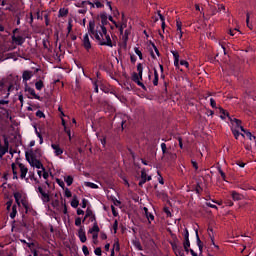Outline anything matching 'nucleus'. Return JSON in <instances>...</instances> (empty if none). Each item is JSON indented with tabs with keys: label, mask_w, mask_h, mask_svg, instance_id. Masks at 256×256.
Masks as SVG:
<instances>
[{
	"label": "nucleus",
	"mask_w": 256,
	"mask_h": 256,
	"mask_svg": "<svg viewBox=\"0 0 256 256\" xmlns=\"http://www.w3.org/2000/svg\"><path fill=\"white\" fill-rule=\"evenodd\" d=\"M88 33L95 37L96 41H98V45H101L104 47H114L115 46V44L111 40V36L109 34H106L104 37L101 38V36L99 35V31L95 30V20L89 21Z\"/></svg>",
	"instance_id": "obj_1"
},
{
	"label": "nucleus",
	"mask_w": 256,
	"mask_h": 256,
	"mask_svg": "<svg viewBox=\"0 0 256 256\" xmlns=\"http://www.w3.org/2000/svg\"><path fill=\"white\" fill-rule=\"evenodd\" d=\"M25 157L31 167H36V169H42V171H45V166H43V163H41L40 160H37V155L33 150L25 152Z\"/></svg>",
	"instance_id": "obj_2"
},
{
	"label": "nucleus",
	"mask_w": 256,
	"mask_h": 256,
	"mask_svg": "<svg viewBox=\"0 0 256 256\" xmlns=\"http://www.w3.org/2000/svg\"><path fill=\"white\" fill-rule=\"evenodd\" d=\"M162 155L165 159H175V154L167 149V144L161 143Z\"/></svg>",
	"instance_id": "obj_3"
},
{
	"label": "nucleus",
	"mask_w": 256,
	"mask_h": 256,
	"mask_svg": "<svg viewBox=\"0 0 256 256\" xmlns=\"http://www.w3.org/2000/svg\"><path fill=\"white\" fill-rule=\"evenodd\" d=\"M37 193H40V195H41L40 197H41L43 203H49V201H51L49 194L47 192H45V190H43V187L38 186Z\"/></svg>",
	"instance_id": "obj_4"
},
{
	"label": "nucleus",
	"mask_w": 256,
	"mask_h": 256,
	"mask_svg": "<svg viewBox=\"0 0 256 256\" xmlns=\"http://www.w3.org/2000/svg\"><path fill=\"white\" fill-rule=\"evenodd\" d=\"M171 247L176 256H185V252L183 251V246H181V244H172Z\"/></svg>",
	"instance_id": "obj_5"
},
{
	"label": "nucleus",
	"mask_w": 256,
	"mask_h": 256,
	"mask_svg": "<svg viewBox=\"0 0 256 256\" xmlns=\"http://www.w3.org/2000/svg\"><path fill=\"white\" fill-rule=\"evenodd\" d=\"M151 179V176H147V172L141 171V178L138 183L139 187H143L147 183V181H151Z\"/></svg>",
	"instance_id": "obj_6"
},
{
	"label": "nucleus",
	"mask_w": 256,
	"mask_h": 256,
	"mask_svg": "<svg viewBox=\"0 0 256 256\" xmlns=\"http://www.w3.org/2000/svg\"><path fill=\"white\" fill-rule=\"evenodd\" d=\"M77 236L79 237L81 243L87 242V235L85 234V226H81L79 228Z\"/></svg>",
	"instance_id": "obj_7"
},
{
	"label": "nucleus",
	"mask_w": 256,
	"mask_h": 256,
	"mask_svg": "<svg viewBox=\"0 0 256 256\" xmlns=\"http://www.w3.org/2000/svg\"><path fill=\"white\" fill-rule=\"evenodd\" d=\"M18 167L20 169V178L25 179V177H27V173H29V169L25 167L23 163H19Z\"/></svg>",
	"instance_id": "obj_8"
},
{
	"label": "nucleus",
	"mask_w": 256,
	"mask_h": 256,
	"mask_svg": "<svg viewBox=\"0 0 256 256\" xmlns=\"http://www.w3.org/2000/svg\"><path fill=\"white\" fill-rule=\"evenodd\" d=\"M83 47L86 49V51H89L91 49V41L89 40V34H85L83 38Z\"/></svg>",
	"instance_id": "obj_9"
},
{
	"label": "nucleus",
	"mask_w": 256,
	"mask_h": 256,
	"mask_svg": "<svg viewBox=\"0 0 256 256\" xmlns=\"http://www.w3.org/2000/svg\"><path fill=\"white\" fill-rule=\"evenodd\" d=\"M101 24L100 27H105V25H109V21L107 20V12H102L100 14Z\"/></svg>",
	"instance_id": "obj_10"
},
{
	"label": "nucleus",
	"mask_w": 256,
	"mask_h": 256,
	"mask_svg": "<svg viewBox=\"0 0 256 256\" xmlns=\"http://www.w3.org/2000/svg\"><path fill=\"white\" fill-rule=\"evenodd\" d=\"M52 149L54 150L55 156L59 157L63 153V149L59 144H51Z\"/></svg>",
	"instance_id": "obj_11"
},
{
	"label": "nucleus",
	"mask_w": 256,
	"mask_h": 256,
	"mask_svg": "<svg viewBox=\"0 0 256 256\" xmlns=\"http://www.w3.org/2000/svg\"><path fill=\"white\" fill-rule=\"evenodd\" d=\"M195 234H196V243L201 254L203 253V242L201 241V238H199V230H195Z\"/></svg>",
	"instance_id": "obj_12"
},
{
	"label": "nucleus",
	"mask_w": 256,
	"mask_h": 256,
	"mask_svg": "<svg viewBox=\"0 0 256 256\" xmlns=\"http://www.w3.org/2000/svg\"><path fill=\"white\" fill-rule=\"evenodd\" d=\"M240 128L242 133H244L250 141H256V137L251 132H249V130L245 129L244 127H240Z\"/></svg>",
	"instance_id": "obj_13"
},
{
	"label": "nucleus",
	"mask_w": 256,
	"mask_h": 256,
	"mask_svg": "<svg viewBox=\"0 0 256 256\" xmlns=\"http://www.w3.org/2000/svg\"><path fill=\"white\" fill-rule=\"evenodd\" d=\"M12 41L16 43V45H23L25 43V38L22 36H12Z\"/></svg>",
	"instance_id": "obj_14"
},
{
	"label": "nucleus",
	"mask_w": 256,
	"mask_h": 256,
	"mask_svg": "<svg viewBox=\"0 0 256 256\" xmlns=\"http://www.w3.org/2000/svg\"><path fill=\"white\" fill-rule=\"evenodd\" d=\"M31 77H33V72L29 70H25L22 74L23 81H30Z\"/></svg>",
	"instance_id": "obj_15"
},
{
	"label": "nucleus",
	"mask_w": 256,
	"mask_h": 256,
	"mask_svg": "<svg viewBox=\"0 0 256 256\" xmlns=\"http://www.w3.org/2000/svg\"><path fill=\"white\" fill-rule=\"evenodd\" d=\"M173 57H174V66L176 69H179V52L177 51H171Z\"/></svg>",
	"instance_id": "obj_16"
},
{
	"label": "nucleus",
	"mask_w": 256,
	"mask_h": 256,
	"mask_svg": "<svg viewBox=\"0 0 256 256\" xmlns=\"http://www.w3.org/2000/svg\"><path fill=\"white\" fill-rule=\"evenodd\" d=\"M21 205L24 207L26 213H29L31 211V206L29 205V201H27L25 198L21 199Z\"/></svg>",
	"instance_id": "obj_17"
},
{
	"label": "nucleus",
	"mask_w": 256,
	"mask_h": 256,
	"mask_svg": "<svg viewBox=\"0 0 256 256\" xmlns=\"http://www.w3.org/2000/svg\"><path fill=\"white\" fill-rule=\"evenodd\" d=\"M231 197H232L233 201H241L243 199V195L239 194L237 191H232Z\"/></svg>",
	"instance_id": "obj_18"
},
{
	"label": "nucleus",
	"mask_w": 256,
	"mask_h": 256,
	"mask_svg": "<svg viewBox=\"0 0 256 256\" xmlns=\"http://www.w3.org/2000/svg\"><path fill=\"white\" fill-rule=\"evenodd\" d=\"M25 91H26L27 93H29L30 95H32V97H34V99H38V100L41 99V96L37 95V94L35 93V89H33V88L27 87V88L25 89Z\"/></svg>",
	"instance_id": "obj_19"
},
{
	"label": "nucleus",
	"mask_w": 256,
	"mask_h": 256,
	"mask_svg": "<svg viewBox=\"0 0 256 256\" xmlns=\"http://www.w3.org/2000/svg\"><path fill=\"white\" fill-rule=\"evenodd\" d=\"M229 121H231L232 123H235L236 128L240 129V131H241V127H243L242 126L243 122L240 119L229 117Z\"/></svg>",
	"instance_id": "obj_20"
},
{
	"label": "nucleus",
	"mask_w": 256,
	"mask_h": 256,
	"mask_svg": "<svg viewBox=\"0 0 256 256\" xmlns=\"http://www.w3.org/2000/svg\"><path fill=\"white\" fill-rule=\"evenodd\" d=\"M171 237H172V241H170V245H181V241H179V238H177V235L176 234H171Z\"/></svg>",
	"instance_id": "obj_21"
},
{
	"label": "nucleus",
	"mask_w": 256,
	"mask_h": 256,
	"mask_svg": "<svg viewBox=\"0 0 256 256\" xmlns=\"http://www.w3.org/2000/svg\"><path fill=\"white\" fill-rule=\"evenodd\" d=\"M157 85H159V72H157V69L154 68L153 86L157 87Z\"/></svg>",
	"instance_id": "obj_22"
},
{
	"label": "nucleus",
	"mask_w": 256,
	"mask_h": 256,
	"mask_svg": "<svg viewBox=\"0 0 256 256\" xmlns=\"http://www.w3.org/2000/svg\"><path fill=\"white\" fill-rule=\"evenodd\" d=\"M232 134L234 135L235 139H239V137H243L245 139V134L239 132V130L232 128Z\"/></svg>",
	"instance_id": "obj_23"
},
{
	"label": "nucleus",
	"mask_w": 256,
	"mask_h": 256,
	"mask_svg": "<svg viewBox=\"0 0 256 256\" xmlns=\"http://www.w3.org/2000/svg\"><path fill=\"white\" fill-rule=\"evenodd\" d=\"M129 35H131V30L126 29L124 31V35L122 36V40L124 41L125 45H127V42L129 41Z\"/></svg>",
	"instance_id": "obj_24"
},
{
	"label": "nucleus",
	"mask_w": 256,
	"mask_h": 256,
	"mask_svg": "<svg viewBox=\"0 0 256 256\" xmlns=\"http://www.w3.org/2000/svg\"><path fill=\"white\" fill-rule=\"evenodd\" d=\"M10 89L11 87H9L7 90L4 88L0 90V95H4L3 99H9V95H11V93H9Z\"/></svg>",
	"instance_id": "obj_25"
},
{
	"label": "nucleus",
	"mask_w": 256,
	"mask_h": 256,
	"mask_svg": "<svg viewBox=\"0 0 256 256\" xmlns=\"http://www.w3.org/2000/svg\"><path fill=\"white\" fill-rule=\"evenodd\" d=\"M100 29L101 30H96L98 31V35L102 38L104 37L105 35H109V33H107V27L105 26H100Z\"/></svg>",
	"instance_id": "obj_26"
},
{
	"label": "nucleus",
	"mask_w": 256,
	"mask_h": 256,
	"mask_svg": "<svg viewBox=\"0 0 256 256\" xmlns=\"http://www.w3.org/2000/svg\"><path fill=\"white\" fill-rule=\"evenodd\" d=\"M67 15H69V9L60 8L58 17H67Z\"/></svg>",
	"instance_id": "obj_27"
},
{
	"label": "nucleus",
	"mask_w": 256,
	"mask_h": 256,
	"mask_svg": "<svg viewBox=\"0 0 256 256\" xmlns=\"http://www.w3.org/2000/svg\"><path fill=\"white\" fill-rule=\"evenodd\" d=\"M90 81H92V85L94 87V93H99V80H94L93 78H90Z\"/></svg>",
	"instance_id": "obj_28"
},
{
	"label": "nucleus",
	"mask_w": 256,
	"mask_h": 256,
	"mask_svg": "<svg viewBox=\"0 0 256 256\" xmlns=\"http://www.w3.org/2000/svg\"><path fill=\"white\" fill-rule=\"evenodd\" d=\"M157 13H158V17H159L160 21L162 22L161 27H162L163 31H165V16L161 14L160 10H158Z\"/></svg>",
	"instance_id": "obj_29"
},
{
	"label": "nucleus",
	"mask_w": 256,
	"mask_h": 256,
	"mask_svg": "<svg viewBox=\"0 0 256 256\" xmlns=\"http://www.w3.org/2000/svg\"><path fill=\"white\" fill-rule=\"evenodd\" d=\"M99 231V225L97 224V222H95L93 224V227L89 229L88 233H99Z\"/></svg>",
	"instance_id": "obj_30"
},
{
	"label": "nucleus",
	"mask_w": 256,
	"mask_h": 256,
	"mask_svg": "<svg viewBox=\"0 0 256 256\" xmlns=\"http://www.w3.org/2000/svg\"><path fill=\"white\" fill-rule=\"evenodd\" d=\"M70 205L73 207V209H77V207H79V200L77 199V196L73 197Z\"/></svg>",
	"instance_id": "obj_31"
},
{
	"label": "nucleus",
	"mask_w": 256,
	"mask_h": 256,
	"mask_svg": "<svg viewBox=\"0 0 256 256\" xmlns=\"http://www.w3.org/2000/svg\"><path fill=\"white\" fill-rule=\"evenodd\" d=\"M144 211H145V214H146V217L148 220H150V221L155 220V216L153 214L149 213V209H147V207H144Z\"/></svg>",
	"instance_id": "obj_32"
},
{
	"label": "nucleus",
	"mask_w": 256,
	"mask_h": 256,
	"mask_svg": "<svg viewBox=\"0 0 256 256\" xmlns=\"http://www.w3.org/2000/svg\"><path fill=\"white\" fill-rule=\"evenodd\" d=\"M64 181L68 187H71V185H73V176H66Z\"/></svg>",
	"instance_id": "obj_33"
},
{
	"label": "nucleus",
	"mask_w": 256,
	"mask_h": 256,
	"mask_svg": "<svg viewBox=\"0 0 256 256\" xmlns=\"http://www.w3.org/2000/svg\"><path fill=\"white\" fill-rule=\"evenodd\" d=\"M249 19H251V14L249 12H247V14H246V25L251 31H253V24L249 23Z\"/></svg>",
	"instance_id": "obj_34"
},
{
	"label": "nucleus",
	"mask_w": 256,
	"mask_h": 256,
	"mask_svg": "<svg viewBox=\"0 0 256 256\" xmlns=\"http://www.w3.org/2000/svg\"><path fill=\"white\" fill-rule=\"evenodd\" d=\"M137 71L140 79H143V64L141 63L137 64Z\"/></svg>",
	"instance_id": "obj_35"
},
{
	"label": "nucleus",
	"mask_w": 256,
	"mask_h": 256,
	"mask_svg": "<svg viewBox=\"0 0 256 256\" xmlns=\"http://www.w3.org/2000/svg\"><path fill=\"white\" fill-rule=\"evenodd\" d=\"M15 217H17V206H16V204H14L12 206V211L10 213V218L14 219Z\"/></svg>",
	"instance_id": "obj_36"
},
{
	"label": "nucleus",
	"mask_w": 256,
	"mask_h": 256,
	"mask_svg": "<svg viewBox=\"0 0 256 256\" xmlns=\"http://www.w3.org/2000/svg\"><path fill=\"white\" fill-rule=\"evenodd\" d=\"M8 152H9V150L0 144V159H3V156Z\"/></svg>",
	"instance_id": "obj_37"
},
{
	"label": "nucleus",
	"mask_w": 256,
	"mask_h": 256,
	"mask_svg": "<svg viewBox=\"0 0 256 256\" xmlns=\"http://www.w3.org/2000/svg\"><path fill=\"white\" fill-rule=\"evenodd\" d=\"M220 113H221V116H220V118L221 119H225V117H228V119H229V117H231L230 115H229V112H227L225 109H223V108H220Z\"/></svg>",
	"instance_id": "obj_38"
},
{
	"label": "nucleus",
	"mask_w": 256,
	"mask_h": 256,
	"mask_svg": "<svg viewBox=\"0 0 256 256\" xmlns=\"http://www.w3.org/2000/svg\"><path fill=\"white\" fill-rule=\"evenodd\" d=\"M85 187H90V189H99V186L93 182H85Z\"/></svg>",
	"instance_id": "obj_39"
},
{
	"label": "nucleus",
	"mask_w": 256,
	"mask_h": 256,
	"mask_svg": "<svg viewBox=\"0 0 256 256\" xmlns=\"http://www.w3.org/2000/svg\"><path fill=\"white\" fill-rule=\"evenodd\" d=\"M141 80V76H139V74H137V72H134L132 74V81H134V83H138Z\"/></svg>",
	"instance_id": "obj_40"
},
{
	"label": "nucleus",
	"mask_w": 256,
	"mask_h": 256,
	"mask_svg": "<svg viewBox=\"0 0 256 256\" xmlns=\"http://www.w3.org/2000/svg\"><path fill=\"white\" fill-rule=\"evenodd\" d=\"M195 192L197 193V195H201V193H203V187H201V184L199 183L196 184Z\"/></svg>",
	"instance_id": "obj_41"
},
{
	"label": "nucleus",
	"mask_w": 256,
	"mask_h": 256,
	"mask_svg": "<svg viewBox=\"0 0 256 256\" xmlns=\"http://www.w3.org/2000/svg\"><path fill=\"white\" fill-rule=\"evenodd\" d=\"M35 88L37 89V91H41V89H43V82L41 80L37 81L35 83Z\"/></svg>",
	"instance_id": "obj_42"
},
{
	"label": "nucleus",
	"mask_w": 256,
	"mask_h": 256,
	"mask_svg": "<svg viewBox=\"0 0 256 256\" xmlns=\"http://www.w3.org/2000/svg\"><path fill=\"white\" fill-rule=\"evenodd\" d=\"M134 52L136 53V55H138L140 60H143V53L141 52V50H139L138 47L134 48Z\"/></svg>",
	"instance_id": "obj_43"
},
{
	"label": "nucleus",
	"mask_w": 256,
	"mask_h": 256,
	"mask_svg": "<svg viewBox=\"0 0 256 256\" xmlns=\"http://www.w3.org/2000/svg\"><path fill=\"white\" fill-rule=\"evenodd\" d=\"M182 235L184 237V241H189V230L187 228L184 229Z\"/></svg>",
	"instance_id": "obj_44"
},
{
	"label": "nucleus",
	"mask_w": 256,
	"mask_h": 256,
	"mask_svg": "<svg viewBox=\"0 0 256 256\" xmlns=\"http://www.w3.org/2000/svg\"><path fill=\"white\" fill-rule=\"evenodd\" d=\"M13 196H14L15 201L23 199V195L21 194V192H15L13 194Z\"/></svg>",
	"instance_id": "obj_45"
},
{
	"label": "nucleus",
	"mask_w": 256,
	"mask_h": 256,
	"mask_svg": "<svg viewBox=\"0 0 256 256\" xmlns=\"http://www.w3.org/2000/svg\"><path fill=\"white\" fill-rule=\"evenodd\" d=\"M133 244H134V247L138 249V251H143V246H141V242L135 241Z\"/></svg>",
	"instance_id": "obj_46"
},
{
	"label": "nucleus",
	"mask_w": 256,
	"mask_h": 256,
	"mask_svg": "<svg viewBox=\"0 0 256 256\" xmlns=\"http://www.w3.org/2000/svg\"><path fill=\"white\" fill-rule=\"evenodd\" d=\"M218 173H220L221 178L223 181H227V175H225V172L221 168H218Z\"/></svg>",
	"instance_id": "obj_47"
},
{
	"label": "nucleus",
	"mask_w": 256,
	"mask_h": 256,
	"mask_svg": "<svg viewBox=\"0 0 256 256\" xmlns=\"http://www.w3.org/2000/svg\"><path fill=\"white\" fill-rule=\"evenodd\" d=\"M93 214V210H91L90 208H87L86 210V214H85V219H87L88 217H92Z\"/></svg>",
	"instance_id": "obj_48"
},
{
	"label": "nucleus",
	"mask_w": 256,
	"mask_h": 256,
	"mask_svg": "<svg viewBox=\"0 0 256 256\" xmlns=\"http://www.w3.org/2000/svg\"><path fill=\"white\" fill-rule=\"evenodd\" d=\"M36 117H39V119H45V113H43L41 110H38L36 112Z\"/></svg>",
	"instance_id": "obj_49"
},
{
	"label": "nucleus",
	"mask_w": 256,
	"mask_h": 256,
	"mask_svg": "<svg viewBox=\"0 0 256 256\" xmlns=\"http://www.w3.org/2000/svg\"><path fill=\"white\" fill-rule=\"evenodd\" d=\"M210 106L212 109H217V102L215 101V99L210 98Z\"/></svg>",
	"instance_id": "obj_50"
},
{
	"label": "nucleus",
	"mask_w": 256,
	"mask_h": 256,
	"mask_svg": "<svg viewBox=\"0 0 256 256\" xmlns=\"http://www.w3.org/2000/svg\"><path fill=\"white\" fill-rule=\"evenodd\" d=\"M209 238L211 240L212 245H214L216 249H219V246L215 244V237L211 235V233H209Z\"/></svg>",
	"instance_id": "obj_51"
},
{
	"label": "nucleus",
	"mask_w": 256,
	"mask_h": 256,
	"mask_svg": "<svg viewBox=\"0 0 256 256\" xmlns=\"http://www.w3.org/2000/svg\"><path fill=\"white\" fill-rule=\"evenodd\" d=\"M65 189V197H67L68 199L71 198L73 196V194L71 193V190H69V188H64Z\"/></svg>",
	"instance_id": "obj_52"
},
{
	"label": "nucleus",
	"mask_w": 256,
	"mask_h": 256,
	"mask_svg": "<svg viewBox=\"0 0 256 256\" xmlns=\"http://www.w3.org/2000/svg\"><path fill=\"white\" fill-rule=\"evenodd\" d=\"M111 211L114 217H119V212H117V208H115V206H111Z\"/></svg>",
	"instance_id": "obj_53"
},
{
	"label": "nucleus",
	"mask_w": 256,
	"mask_h": 256,
	"mask_svg": "<svg viewBox=\"0 0 256 256\" xmlns=\"http://www.w3.org/2000/svg\"><path fill=\"white\" fill-rule=\"evenodd\" d=\"M56 182L58 183L59 187L62 189H65V182L61 179H56Z\"/></svg>",
	"instance_id": "obj_54"
},
{
	"label": "nucleus",
	"mask_w": 256,
	"mask_h": 256,
	"mask_svg": "<svg viewBox=\"0 0 256 256\" xmlns=\"http://www.w3.org/2000/svg\"><path fill=\"white\" fill-rule=\"evenodd\" d=\"M125 27H127L126 23H123L119 27H116L117 29H119L120 35H123V29H125Z\"/></svg>",
	"instance_id": "obj_55"
},
{
	"label": "nucleus",
	"mask_w": 256,
	"mask_h": 256,
	"mask_svg": "<svg viewBox=\"0 0 256 256\" xmlns=\"http://www.w3.org/2000/svg\"><path fill=\"white\" fill-rule=\"evenodd\" d=\"M125 123H127L126 120H123V118H120V127H121V131L125 130Z\"/></svg>",
	"instance_id": "obj_56"
},
{
	"label": "nucleus",
	"mask_w": 256,
	"mask_h": 256,
	"mask_svg": "<svg viewBox=\"0 0 256 256\" xmlns=\"http://www.w3.org/2000/svg\"><path fill=\"white\" fill-rule=\"evenodd\" d=\"M136 84L138 85V87H141L143 91H147V87L145 86V84H143V82H141V80L139 82H136Z\"/></svg>",
	"instance_id": "obj_57"
},
{
	"label": "nucleus",
	"mask_w": 256,
	"mask_h": 256,
	"mask_svg": "<svg viewBox=\"0 0 256 256\" xmlns=\"http://www.w3.org/2000/svg\"><path fill=\"white\" fill-rule=\"evenodd\" d=\"M180 65L186 67V69H189V62H187V60H181Z\"/></svg>",
	"instance_id": "obj_58"
},
{
	"label": "nucleus",
	"mask_w": 256,
	"mask_h": 256,
	"mask_svg": "<svg viewBox=\"0 0 256 256\" xmlns=\"http://www.w3.org/2000/svg\"><path fill=\"white\" fill-rule=\"evenodd\" d=\"M117 229H119V222L115 220L113 223V230L115 231V233H117Z\"/></svg>",
	"instance_id": "obj_59"
},
{
	"label": "nucleus",
	"mask_w": 256,
	"mask_h": 256,
	"mask_svg": "<svg viewBox=\"0 0 256 256\" xmlns=\"http://www.w3.org/2000/svg\"><path fill=\"white\" fill-rule=\"evenodd\" d=\"M82 251L85 256L89 255V248L86 245L82 246Z\"/></svg>",
	"instance_id": "obj_60"
},
{
	"label": "nucleus",
	"mask_w": 256,
	"mask_h": 256,
	"mask_svg": "<svg viewBox=\"0 0 256 256\" xmlns=\"http://www.w3.org/2000/svg\"><path fill=\"white\" fill-rule=\"evenodd\" d=\"M81 223H82L81 217H77V218L75 219V225H76V227H81Z\"/></svg>",
	"instance_id": "obj_61"
},
{
	"label": "nucleus",
	"mask_w": 256,
	"mask_h": 256,
	"mask_svg": "<svg viewBox=\"0 0 256 256\" xmlns=\"http://www.w3.org/2000/svg\"><path fill=\"white\" fill-rule=\"evenodd\" d=\"M42 171H43V174H42L43 179L48 180L49 179V172L45 171V168Z\"/></svg>",
	"instance_id": "obj_62"
},
{
	"label": "nucleus",
	"mask_w": 256,
	"mask_h": 256,
	"mask_svg": "<svg viewBox=\"0 0 256 256\" xmlns=\"http://www.w3.org/2000/svg\"><path fill=\"white\" fill-rule=\"evenodd\" d=\"M94 253H95V255H97V256H101V255H102L101 248H100V247L96 248V249L94 250Z\"/></svg>",
	"instance_id": "obj_63"
},
{
	"label": "nucleus",
	"mask_w": 256,
	"mask_h": 256,
	"mask_svg": "<svg viewBox=\"0 0 256 256\" xmlns=\"http://www.w3.org/2000/svg\"><path fill=\"white\" fill-rule=\"evenodd\" d=\"M108 19L111 21V23H113V25H115V27H119L117 22L113 19V16H109Z\"/></svg>",
	"instance_id": "obj_64"
}]
</instances>
